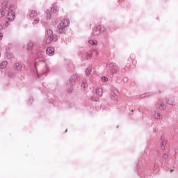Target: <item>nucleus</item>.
<instances>
[{
  "label": "nucleus",
  "mask_w": 178,
  "mask_h": 178,
  "mask_svg": "<svg viewBox=\"0 0 178 178\" xmlns=\"http://www.w3.org/2000/svg\"><path fill=\"white\" fill-rule=\"evenodd\" d=\"M96 55H99V51H96Z\"/></svg>",
  "instance_id": "nucleus-25"
},
{
  "label": "nucleus",
  "mask_w": 178,
  "mask_h": 178,
  "mask_svg": "<svg viewBox=\"0 0 178 178\" xmlns=\"http://www.w3.org/2000/svg\"><path fill=\"white\" fill-rule=\"evenodd\" d=\"M97 30H99V32L98 33L96 32V35L99 34V33H104V31H105L106 29H105V27L99 26L97 27Z\"/></svg>",
  "instance_id": "nucleus-6"
},
{
  "label": "nucleus",
  "mask_w": 178,
  "mask_h": 178,
  "mask_svg": "<svg viewBox=\"0 0 178 178\" xmlns=\"http://www.w3.org/2000/svg\"><path fill=\"white\" fill-rule=\"evenodd\" d=\"M51 10L53 11L54 13H56L59 12V10H58L57 6L52 7Z\"/></svg>",
  "instance_id": "nucleus-13"
},
{
  "label": "nucleus",
  "mask_w": 178,
  "mask_h": 178,
  "mask_svg": "<svg viewBox=\"0 0 178 178\" xmlns=\"http://www.w3.org/2000/svg\"><path fill=\"white\" fill-rule=\"evenodd\" d=\"M101 80L103 83H105V81H108V78L103 76L102 77Z\"/></svg>",
  "instance_id": "nucleus-20"
},
{
  "label": "nucleus",
  "mask_w": 178,
  "mask_h": 178,
  "mask_svg": "<svg viewBox=\"0 0 178 178\" xmlns=\"http://www.w3.org/2000/svg\"><path fill=\"white\" fill-rule=\"evenodd\" d=\"M47 37H50V38H54V32L52 31V30L47 31Z\"/></svg>",
  "instance_id": "nucleus-8"
},
{
  "label": "nucleus",
  "mask_w": 178,
  "mask_h": 178,
  "mask_svg": "<svg viewBox=\"0 0 178 178\" xmlns=\"http://www.w3.org/2000/svg\"><path fill=\"white\" fill-rule=\"evenodd\" d=\"M167 143L165 140H163L160 143V148L162 151H165Z\"/></svg>",
  "instance_id": "nucleus-5"
},
{
  "label": "nucleus",
  "mask_w": 178,
  "mask_h": 178,
  "mask_svg": "<svg viewBox=\"0 0 178 178\" xmlns=\"http://www.w3.org/2000/svg\"><path fill=\"white\" fill-rule=\"evenodd\" d=\"M111 72H112V73H113V74L118 73V70H117L116 69H113V70H111Z\"/></svg>",
  "instance_id": "nucleus-22"
},
{
  "label": "nucleus",
  "mask_w": 178,
  "mask_h": 178,
  "mask_svg": "<svg viewBox=\"0 0 178 178\" xmlns=\"http://www.w3.org/2000/svg\"><path fill=\"white\" fill-rule=\"evenodd\" d=\"M158 106L161 111H163V109H166V106L163 105L162 103L159 104Z\"/></svg>",
  "instance_id": "nucleus-10"
},
{
  "label": "nucleus",
  "mask_w": 178,
  "mask_h": 178,
  "mask_svg": "<svg viewBox=\"0 0 178 178\" xmlns=\"http://www.w3.org/2000/svg\"><path fill=\"white\" fill-rule=\"evenodd\" d=\"M88 42L90 45H97V40H89Z\"/></svg>",
  "instance_id": "nucleus-16"
},
{
  "label": "nucleus",
  "mask_w": 178,
  "mask_h": 178,
  "mask_svg": "<svg viewBox=\"0 0 178 178\" xmlns=\"http://www.w3.org/2000/svg\"><path fill=\"white\" fill-rule=\"evenodd\" d=\"M51 19V12L47 11V19L50 20Z\"/></svg>",
  "instance_id": "nucleus-17"
},
{
  "label": "nucleus",
  "mask_w": 178,
  "mask_h": 178,
  "mask_svg": "<svg viewBox=\"0 0 178 178\" xmlns=\"http://www.w3.org/2000/svg\"><path fill=\"white\" fill-rule=\"evenodd\" d=\"M7 65H8V62L3 61V63H1V65H0V67L1 69H5V67H6Z\"/></svg>",
  "instance_id": "nucleus-11"
},
{
  "label": "nucleus",
  "mask_w": 178,
  "mask_h": 178,
  "mask_svg": "<svg viewBox=\"0 0 178 178\" xmlns=\"http://www.w3.org/2000/svg\"><path fill=\"white\" fill-rule=\"evenodd\" d=\"M53 40H54V38H50L47 36L46 44H51V42H52Z\"/></svg>",
  "instance_id": "nucleus-9"
},
{
  "label": "nucleus",
  "mask_w": 178,
  "mask_h": 178,
  "mask_svg": "<svg viewBox=\"0 0 178 178\" xmlns=\"http://www.w3.org/2000/svg\"><path fill=\"white\" fill-rule=\"evenodd\" d=\"M4 24H5V26H9V22H6V23Z\"/></svg>",
  "instance_id": "nucleus-24"
},
{
  "label": "nucleus",
  "mask_w": 178,
  "mask_h": 178,
  "mask_svg": "<svg viewBox=\"0 0 178 178\" xmlns=\"http://www.w3.org/2000/svg\"><path fill=\"white\" fill-rule=\"evenodd\" d=\"M7 19L10 22H13L15 20V13L12 10H7Z\"/></svg>",
  "instance_id": "nucleus-3"
},
{
  "label": "nucleus",
  "mask_w": 178,
  "mask_h": 178,
  "mask_svg": "<svg viewBox=\"0 0 178 178\" xmlns=\"http://www.w3.org/2000/svg\"><path fill=\"white\" fill-rule=\"evenodd\" d=\"M47 55H49L50 56H52L55 54V49L53 47H48L46 51Z\"/></svg>",
  "instance_id": "nucleus-4"
},
{
  "label": "nucleus",
  "mask_w": 178,
  "mask_h": 178,
  "mask_svg": "<svg viewBox=\"0 0 178 178\" xmlns=\"http://www.w3.org/2000/svg\"><path fill=\"white\" fill-rule=\"evenodd\" d=\"M15 67L17 70H22V65H20V64H19L18 63H16L15 64Z\"/></svg>",
  "instance_id": "nucleus-12"
},
{
  "label": "nucleus",
  "mask_w": 178,
  "mask_h": 178,
  "mask_svg": "<svg viewBox=\"0 0 178 178\" xmlns=\"http://www.w3.org/2000/svg\"><path fill=\"white\" fill-rule=\"evenodd\" d=\"M91 58H92V55H91V54H90V53H87L86 54V59L88 60L91 59Z\"/></svg>",
  "instance_id": "nucleus-18"
},
{
  "label": "nucleus",
  "mask_w": 178,
  "mask_h": 178,
  "mask_svg": "<svg viewBox=\"0 0 178 178\" xmlns=\"http://www.w3.org/2000/svg\"><path fill=\"white\" fill-rule=\"evenodd\" d=\"M33 47H34L33 42H29L28 44L27 49H32Z\"/></svg>",
  "instance_id": "nucleus-14"
},
{
  "label": "nucleus",
  "mask_w": 178,
  "mask_h": 178,
  "mask_svg": "<svg viewBox=\"0 0 178 178\" xmlns=\"http://www.w3.org/2000/svg\"><path fill=\"white\" fill-rule=\"evenodd\" d=\"M70 24V22L67 19H64L57 26V31L59 34L63 33L65 27H67Z\"/></svg>",
  "instance_id": "nucleus-1"
},
{
  "label": "nucleus",
  "mask_w": 178,
  "mask_h": 178,
  "mask_svg": "<svg viewBox=\"0 0 178 178\" xmlns=\"http://www.w3.org/2000/svg\"><path fill=\"white\" fill-rule=\"evenodd\" d=\"M66 131H67V129L65 130V133H66Z\"/></svg>",
  "instance_id": "nucleus-28"
},
{
  "label": "nucleus",
  "mask_w": 178,
  "mask_h": 178,
  "mask_svg": "<svg viewBox=\"0 0 178 178\" xmlns=\"http://www.w3.org/2000/svg\"><path fill=\"white\" fill-rule=\"evenodd\" d=\"M0 56H1V53H0Z\"/></svg>",
  "instance_id": "nucleus-29"
},
{
  "label": "nucleus",
  "mask_w": 178,
  "mask_h": 178,
  "mask_svg": "<svg viewBox=\"0 0 178 178\" xmlns=\"http://www.w3.org/2000/svg\"><path fill=\"white\" fill-rule=\"evenodd\" d=\"M0 30H2V25H0Z\"/></svg>",
  "instance_id": "nucleus-26"
},
{
  "label": "nucleus",
  "mask_w": 178,
  "mask_h": 178,
  "mask_svg": "<svg viewBox=\"0 0 178 178\" xmlns=\"http://www.w3.org/2000/svg\"><path fill=\"white\" fill-rule=\"evenodd\" d=\"M38 13L37 11L35 10H32L31 14L29 15L30 17H36V16H38Z\"/></svg>",
  "instance_id": "nucleus-7"
},
{
  "label": "nucleus",
  "mask_w": 178,
  "mask_h": 178,
  "mask_svg": "<svg viewBox=\"0 0 178 178\" xmlns=\"http://www.w3.org/2000/svg\"><path fill=\"white\" fill-rule=\"evenodd\" d=\"M174 170H170V173H172V172H173Z\"/></svg>",
  "instance_id": "nucleus-27"
},
{
  "label": "nucleus",
  "mask_w": 178,
  "mask_h": 178,
  "mask_svg": "<svg viewBox=\"0 0 178 178\" xmlns=\"http://www.w3.org/2000/svg\"><path fill=\"white\" fill-rule=\"evenodd\" d=\"M38 23H40V18H36L35 19L33 20L34 24H38Z\"/></svg>",
  "instance_id": "nucleus-19"
},
{
  "label": "nucleus",
  "mask_w": 178,
  "mask_h": 178,
  "mask_svg": "<svg viewBox=\"0 0 178 178\" xmlns=\"http://www.w3.org/2000/svg\"><path fill=\"white\" fill-rule=\"evenodd\" d=\"M3 38V34L2 33H0V41Z\"/></svg>",
  "instance_id": "nucleus-23"
},
{
  "label": "nucleus",
  "mask_w": 178,
  "mask_h": 178,
  "mask_svg": "<svg viewBox=\"0 0 178 178\" xmlns=\"http://www.w3.org/2000/svg\"><path fill=\"white\" fill-rule=\"evenodd\" d=\"M102 96V88H97L95 90V95L92 97L93 101H99V97Z\"/></svg>",
  "instance_id": "nucleus-2"
},
{
  "label": "nucleus",
  "mask_w": 178,
  "mask_h": 178,
  "mask_svg": "<svg viewBox=\"0 0 178 178\" xmlns=\"http://www.w3.org/2000/svg\"><path fill=\"white\" fill-rule=\"evenodd\" d=\"M3 15H5V12L0 10V19L3 17Z\"/></svg>",
  "instance_id": "nucleus-21"
},
{
  "label": "nucleus",
  "mask_w": 178,
  "mask_h": 178,
  "mask_svg": "<svg viewBox=\"0 0 178 178\" xmlns=\"http://www.w3.org/2000/svg\"><path fill=\"white\" fill-rule=\"evenodd\" d=\"M91 73V68L88 67L86 70V76H90V74Z\"/></svg>",
  "instance_id": "nucleus-15"
}]
</instances>
